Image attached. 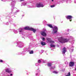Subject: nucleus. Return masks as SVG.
Wrapping results in <instances>:
<instances>
[{
    "mask_svg": "<svg viewBox=\"0 0 76 76\" xmlns=\"http://www.w3.org/2000/svg\"><path fill=\"white\" fill-rule=\"evenodd\" d=\"M58 40L61 43H65L67 41V39L63 37L59 38L58 39Z\"/></svg>",
    "mask_w": 76,
    "mask_h": 76,
    "instance_id": "nucleus-1",
    "label": "nucleus"
},
{
    "mask_svg": "<svg viewBox=\"0 0 76 76\" xmlns=\"http://www.w3.org/2000/svg\"><path fill=\"white\" fill-rule=\"evenodd\" d=\"M58 31V28L56 26H54L53 29V34H56L57 32Z\"/></svg>",
    "mask_w": 76,
    "mask_h": 76,
    "instance_id": "nucleus-2",
    "label": "nucleus"
},
{
    "mask_svg": "<svg viewBox=\"0 0 76 76\" xmlns=\"http://www.w3.org/2000/svg\"><path fill=\"white\" fill-rule=\"evenodd\" d=\"M43 6L44 5H43V4H41L40 3H37L36 5V7H43Z\"/></svg>",
    "mask_w": 76,
    "mask_h": 76,
    "instance_id": "nucleus-3",
    "label": "nucleus"
},
{
    "mask_svg": "<svg viewBox=\"0 0 76 76\" xmlns=\"http://www.w3.org/2000/svg\"><path fill=\"white\" fill-rule=\"evenodd\" d=\"M75 65V62H74L71 61L69 63V66L70 67H73Z\"/></svg>",
    "mask_w": 76,
    "mask_h": 76,
    "instance_id": "nucleus-4",
    "label": "nucleus"
},
{
    "mask_svg": "<svg viewBox=\"0 0 76 76\" xmlns=\"http://www.w3.org/2000/svg\"><path fill=\"white\" fill-rule=\"evenodd\" d=\"M5 72H6L10 73L12 72V71L9 69V68H6L5 69Z\"/></svg>",
    "mask_w": 76,
    "mask_h": 76,
    "instance_id": "nucleus-5",
    "label": "nucleus"
},
{
    "mask_svg": "<svg viewBox=\"0 0 76 76\" xmlns=\"http://www.w3.org/2000/svg\"><path fill=\"white\" fill-rule=\"evenodd\" d=\"M49 42L51 43H54V42L53 41H51V39L49 38H47L46 39Z\"/></svg>",
    "mask_w": 76,
    "mask_h": 76,
    "instance_id": "nucleus-6",
    "label": "nucleus"
},
{
    "mask_svg": "<svg viewBox=\"0 0 76 76\" xmlns=\"http://www.w3.org/2000/svg\"><path fill=\"white\" fill-rule=\"evenodd\" d=\"M62 53L63 54H65L66 52V48L64 47L62 49Z\"/></svg>",
    "mask_w": 76,
    "mask_h": 76,
    "instance_id": "nucleus-7",
    "label": "nucleus"
},
{
    "mask_svg": "<svg viewBox=\"0 0 76 76\" xmlns=\"http://www.w3.org/2000/svg\"><path fill=\"white\" fill-rule=\"evenodd\" d=\"M30 31H33L34 33H35V32L37 31V29L31 27Z\"/></svg>",
    "mask_w": 76,
    "mask_h": 76,
    "instance_id": "nucleus-8",
    "label": "nucleus"
},
{
    "mask_svg": "<svg viewBox=\"0 0 76 76\" xmlns=\"http://www.w3.org/2000/svg\"><path fill=\"white\" fill-rule=\"evenodd\" d=\"M31 27L30 28L29 27H25L24 29L25 30H29L30 31H31Z\"/></svg>",
    "mask_w": 76,
    "mask_h": 76,
    "instance_id": "nucleus-9",
    "label": "nucleus"
},
{
    "mask_svg": "<svg viewBox=\"0 0 76 76\" xmlns=\"http://www.w3.org/2000/svg\"><path fill=\"white\" fill-rule=\"evenodd\" d=\"M41 34L42 36H46V33L44 31H43L41 33Z\"/></svg>",
    "mask_w": 76,
    "mask_h": 76,
    "instance_id": "nucleus-10",
    "label": "nucleus"
},
{
    "mask_svg": "<svg viewBox=\"0 0 76 76\" xmlns=\"http://www.w3.org/2000/svg\"><path fill=\"white\" fill-rule=\"evenodd\" d=\"M41 45L43 46L45 45H46V43L44 42H41Z\"/></svg>",
    "mask_w": 76,
    "mask_h": 76,
    "instance_id": "nucleus-11",
    "label": "nucleus"
},
{
    "mask_svg": "<svg viewBox=\"0 0 76 76\" xmlns=\"http://www.w3.org/2000/svg\"><path fill=\"white\" fill-rule=\"evenodd\" d=\"M67 18L68 19H71V18H72V16L71 15H68L67 16Z\"/></svg>",
    "mask_w": 76,
    "mask_h": 76,
    "instance_id": "nucleus-12",
    "label": "nucleus"
},
{
    "mask_svg": "<svg viewBox=\"0 0 76 76\" xmlns=\"http://www.w3.org/2000/svg\"><path fill=\"white\" fill-rule=\"evenodd\" d=\"M47 26H48L50 27V28H53V26H52V25H51V24H47Z\"/></svg>",
    "mask_w": 76,
    "mask_h": 76,
    "instance_id": "nucleus-13",
    "label": "nucleus"
},
{
    "mask_svg": "<svg viewBox=\"0 0 76 76\" xmlns=\"http://www.w3.org/2000/svg\"><path fill=\"white\" fill-rule=\"evenodd\" d=\"M51 65H52V64L51 63H49L48 64V66L49 67H51Z\"/></svg>",
    "mask_w": 76,
    "mask_h": 76,
    "instance_id": "nucleus-14",
    "label": "nucleus"
},
{
    "mask_svg": "<svg viewBox=\"0 0 76 76\" xmlns=\"http://www.w3.org/2000/svg\"><path fill=\"white\" fill-rule=\"evenodd\" d=\"M50 46L51 47H55V45H50Z\"/></svg>",
    "mask_w": 76,
    "mask_h": 76,
    "instance_id": "nucleus-15",
    "label": "nucleus"
},
{
    "mask_svg": "<svg viewBox=\"0 0 76 76\" xmlns=\"http://www.w3.org/2000/svg\"><path fill=\"white\" fill-rule=\"evenodd\" d=\"M34 53V51L33 50H31L30 51V52L29 53V54H33Z\"/></svg>",
    "mask_w": 76,
    "mask_h": 76,
    "instance_id": "nucleus-16",
    "label": "nucleus"
},
{
    "mask_svg": "<svg viewBox=\"0 0 76 76\" xmlns=\"http://www.w3.org/2000/svg\"><path fill=\"white\" fill-rule=\"evenodd\" d=\"M53 73H56V74H57V73H58V72L56 71H53Z\"/></svg>",
    "mask_w": 76,
    "mask_h": 76,
    "instance_id": "nucleus-17",
    "label": "nucleus"
},
{
    "mask_svg": "<svg viewBox=\"0 0 76 76\" xmlns=\"http://www.w3.org/2000/svg\"><path fill=\"white\" fill-rule=\"evenodd\" d=\"M70 76V72H69L68 73V75H67V76Z\"/></svg>",
    "mask_w": 76,
    "mask_h": 76,
    "instance_id": "nucleus-18",
    "label": "nucleus"
},
{
    "mask_svg": "<svg viewBox=\"0 0 76 76\" xmlns=\"http://www.w3.org/2000/svg\"><path fill=\"white\" fill-rule=\"evenodd\" d=\"M50 7H55V5H51L50 6Z\"/></svg>",
    "mask_w": 76,
    "mask_h": 76,
    "instance_id": "nucleus-19",
    "label": "nucleus"
},
{
    "mask_svg": "<svg viewBox=\"0 0 76 76\" xmlns=\"http://www.w3.org/2000/svg\"><path fill=\"white\" fill-rule=\"evenodd\" d=\"M38 63H41V61L40 60H38Z\"/></svg>",
    "mask_w": 76,
    "mask_h": 76,
    "instance_id": "nucleus-20",
    "label": "nucleus"
},
{
    "mask_svg": "<svg viewBox=\"0 0 76 76\" xmlns=\"http://www.w3.org/2000/svg\"><path fill=\"white\" fill-rule=\"evenodd\" d=\"M42 40H43V41H45V38H43L42 39Z\"/></svg>",
    "mask_w": 76,
    "mask_h": 76,
    "instance_id": "nucleus-21",
    "label": "nucleus"
},
{
    "mask_svg": "<svg viewBox=\"0 0 76 76\" xmlns=\"http://www.w3.org/2000/svg\"><path fill=\"white\" fill-rule=\"evenodd\" d=\"M3 61L2 60H0V62L1 63H2V62H3Z\"/></svg>",
    "mask_w": 76,
    "mask_h": 76,
    "instance_id": "nucleus-22",
    "label": "nucleus"
},
{
    "mask_svg": "<svg viewBox=\"0 0 76 76\" xmlns=\"http://www.w3.org/2000/svg\"><path fill=\"white\" fill-rule=\"evenodd\" d=\"M69 31H70V30L69 29H68L67 30V32H69Z\"/></svg>",
    "mask_w": 76,
    "mask_h": 76,
    "instance_id": "nucleus-23",
    "label": "nucleus"
},
{
    "mask_svg": "<svg viewBox=\"0 0 76 76\" xmlns=\"http://www.w3.org/2000/svg\"><path fill=\"white\" fill-rule=\"evenodd\" d=\"M53 69V67H52L50 68V69Z\"/></svg>",
    "mask_w": 76,
    "mask_h": 76,
    "instance_id": "nucleus-24",
    "label": "nucleus"
},
{
    "mask_svg": "<svg viewBox=\"0 0 76 76\" xmlns=\"http://www.w3.org/2000/svg\"><path fill=\"white\" fill-rule=\"evenodd\" d=\"M69 41V39H68L67 40V41Z\"/></svg>",
    "mask_w": 76,
    "mask_h": 76,
    "instance_id": "nucleus-25",
    "label": "nucleus"
},
{
    "mask_svg": "<svg viewBox=\"0 0 76 76\" xmlns=\"http://www.w3.org/2000/svg\"><path fill=\"white\" fill-rule=\"evenodd\" d=\"M12 75H13V74H10V76H12Z\"/></svg>",
    "mask_w": 76,
    "mask_h": 76,
    "instance_id": "nucleus-26",
    "label": "nucleus"
},
{
    "mask_svg": "<svg viewBox=\"0 0 76 76\" xmlns=\"http://www.w3.org/2000/svg\"><path fill=\"white\" fill-rule=\"evenodd\" d=\"M55 66H53V69H55Z\"/></svg>",
    "mask_w": 76,
    "mask_h": 76,
    "instance_id": "nucleus-27",
    "label": "nucleus"
},
{
    "mask_svg": "<svg viewBox=\"0 0 76 76\" xmlns=\"http://www.w3.org/2000/svg\"><path fill=\"white\" fill-rule=\"evenodd\" d=\"M24 0H20V1H24Z\"/></svg>",
    "mask_w": 76,
    "mask_h": 76,
    "instance_id": "nucleus-28",
    "label": "nucleus"
},
{
    "mask_svg": "<svg viewBox=\"0 0 76 76\" xmlns=\"http://www.w3.org/2000/svg\"><path fill=\"white\" fill-rule=\"evenodd\" d=\"M52 1H54V0H52Z\"/></svg>",
    "mask_w": 76,
    "mask_h": 76,
    "instance_id": "nucleus-29",
    "label": "nucleus"
},
{
    "mask_svg": "<svg viewBox=\"0 0 76 76\" xmlns=\"http://www.w3.org/2000/svg\"><path fill=\"white\" fill-rule=\"evenodd\" d=\"M70 22H71V21H72V20H69Z\"/></svg>",
    "mask_w": 76,
    "mask_h": 76,
    "instance_id": "nucleus-30",
    "label": "nucleus"
},
{
    "mask_svg": "<svg viewBox=\"0 0 76 76\" xmlns=\"http://www.w3.org/2000/svg\"><path fill=\"white\" fill-rule=\"evenodd\" d=\"M20 32H21L22 31H20Z\"/></svg>",
    "mask_w": 76,
    "mask_h": 76,
    "instance_id": "nucleus-31",
    "label": "nucleus"
},
{
    "mask_svg": "<svg viewBox=\"0 0 76 76\" xmlns=\"http://www.w3.org/2000/svg\"><path fill=\"white\" fill-rule=\"evenodd\" d=\"M75 70H76V67L75 68Z\"/></svg>",
    "mask_w": 76,
    "mask_h": 76,
    "instance_id": "nucleus-32",
    "label": "nucleus"
},
{
    "mask_svg": "<svg viewBox=\"0 0 76 76\" xmlns=\"http://www.w3.org/2000/svg\"><path fill=\"white\" fill-rule=\"evenodd\" d=\"M2 1H3V0H1Z\"/></svg>",
    "mask_w": 76,
    "mask_h": 76,
    "instance_id": "nucleus-33",
    "label": "nucleus"
},
{
    "mask_svg": "<svg viewBox=\"0 0 76 76\" xmlns=\"http://www.w3.org/2000/svg\"><path fill=\"white\" fill-rule=\"evenodd\" d=\"M8 76H9V75H8Z\"/></svg>",
    "mask_w": 76,
    "mask_h": 76,
    "instance_id": "nucleus-34",
    "label": "nucleus"
},
{
    "mask_svg": "<svg viewBox=\"0 0 76 76\" xmlns=\"http://www.w3.org/2000/svg\"><path fill=\"white\" fill-rule=\"evenodd\" d=\"M66 76H67V75H66Z\"/></svg>",
    "mask_w": 76,
    "mask_h": 76,
    "instance_id": "nucleus-35",
    "label": "nucleus"
}]
</instances>
